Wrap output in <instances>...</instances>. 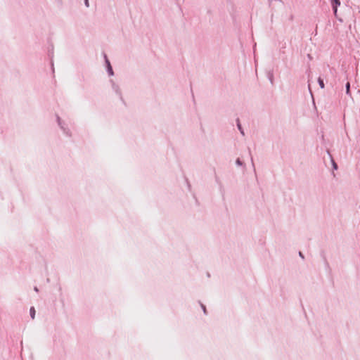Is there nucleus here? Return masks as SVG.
<instances>
[{
  "instance_id": "1",
  "label": "nucleus",
  "mask_w": 360,
  "mask_h": 360,
  "mask_svg": "<svg viewBox=\"0 0 360 360\" xmlns=\"http://www.w3.org/2000/svg\"><path fill=\"white\" fill-rule=\"evenodd\" d=\"M58 124L60 129L63 131L64 134H66L68 136H71V133L70 129L66 127L65 124L62 122L61 119L59 116L57 115L56 117Z\"/></svg>"
},
{
  "instance_id": "2",
  "label": "nucleus",
  "mask_w": 360,
  "mask_h": 360,
  "mask_svg": "<svg viewBox=\"0 0 360 360\" xmlns=\"http://www.w3.org/2000/svg\"><path fill=\"white\" fill-rule=\"evenodd\" d=\"M105 63L107 68L108 74L110 76H112L114 75V72L112 70V66L110 65V60H108L106 54H104Z\"/></svg>"
},
{
  "instance_id": "3",
  "label": "nucleus",
  "mask_w": 360,
  "mask_h": 360,
  "mask_svg": "<svg viewBox=\"0 0 360 360\" xmlns=\"http://www.w3.org/2000/svg\"><path fill=\"white\" fill-rule=\"evenodd\" d=\"M110 82L112 84V88L113 89V91L120 97V98L122 99V94H121V91H120V89L119 87V86L117 84H116L113 80H110Z\"/></svg>"
},
{
  "instance_id": "4",
  "label": "nucleus",
  "mask_w": 360,
  "mask_h": 360,
  "mask_svg": "<svg viewBox=\"0 0 360 360\" xmlns=\"http://www.w3.org/2000/svg\"><path fill=\"white\" fill-rule=\"evenodd\" d=\"M331 4L333 13L336 15L338 12V7L340 5V0H332Z\"/></svg>"
},
{
  "instance_id": "5",
  "label": "nucleus",
  "mask_w": 360,
  "mask_h": 360,
  "mask_svg": "<svg viewBox=\"0 0 360 360\" xmlns=\"http://www.w3.org/2000/svg\"><path fill=\"white\" fill-rule=\"evenodd\" d=\"M236 122H237V127H238V129H239V131H240V134H241L243 136H244V135H245V133H244V131H243V128H242V127H241V124H240V120H239V119H238V118L236 120Z\"/></svg>"
},
{
  "instance_id": "6",
  "label": "nucleus",
  "mask_w": 360,
  "mask_h": 360,
  "mask_svg": "<svg viewBox=\"0 0 360 360\" xmlns=\"http://www.w3.org/2000/svg\"><path fill=\"white\" fill-rule=\"evenodd\" d=\"M30 314L32 319H34L35 317V309L34 307H32L30 309Z\"/></svg>"
},
{
  "instance_id": "7",
  "label": "nucleus",
  "mask_w": 360,
  "mask_h": 360,
  "mask_svg": "<svg viewBox=\"0 0 360 360\" xmlns=\"http://www.w3.org/2000/svg\"><path fill=\"white\" fill-rule=\"evenodd\" d=\"M318 83H319V86H320V87H321V89H323V88H324V86H325V85H324V82H323V80L321 77H319V78L318 79Z\"/></svg>"
},
{
  "instance_id": "8",
  "label": "nucleus",
  "mask_w": 360,
  "mask_h": 360,
  "mask_svg": "<svg viewBox=\"0 0 360 360\" xmlns=\"http://www.w3.org/2000/svg\"><path fill=\"white\" fill-rule=\"evenodd\" d=\"M345 87H346V94L347 95H349L350 94V84H349V82H347L346 84V86Z\"/></svg>"
},
{
  "instance_id": "9",
  "label": "nucleus",
  "mask_w": 360,
  "mask_h": 360,
  "mask_svg": "<svg viewBox=\"0 0 360 360\" xmlns=\"http://www.w3.org/2000/svg\"><path fill=\"white\" fill-rule=\"evenodd\" d=\"M236 164L238 166H243V162L240 160V158L236 159Z\"/></svg>"
},
{
  "instance_id": "10",
  "label": "nucleus",
  "mask_w": 360,
  "mask_h": 360,
  "mask_svg": "<svg viewBox=\"0 0 360 360\" xmlns=\"http://www.w3.org/2000/svg\"><path fill=\"white\" fill-rule=\"evenodd\" d=\"M332 164H333V169H338V165H337V164L335 163V162L333 160H332Z\"/></svg>"
},
{
  "instance_id": "11",
  "label": "nucleus",
  "mask_w": 360,
  "mask_h": 360,
  "mask_svg": "<svg viewBox=\"0 0 360 360\" xmlns=\"http://www.w3.org/2000/svg\"><path fill=\"white\" fill-rule=\"evenodd\" d=\"M250 160H251L252 166L254 170L255 171V164H254V161H253V158L252 157L251 155H250Z\"/></svg>"
},
{
  "instance_id": "12",
  "label": "nucleus",
  "mask_w": 360,
  "mask_h": 360,
  "mask_svg": "<svg viewBox=\"0 0 360 360\" xmlns=\"http://www.w3.org/2000/svg\"><path fill=\"white\" fill-rule=\"evenodd\" d=\"M201 307H202V309L203 310L204 314H207V310H206L205 306L204 304H201Z\"/></svg>"
},
{
  "instance_id": "13",
  "label": "nucleus",
  "mask_w": 360,
  "mask_h": 360,
  "mask_svg": "<svg viewBox=\"0 0 360 360\" xmlns=\"http://www.w3.org/2000/svg\"><path fill=\"white\" fill-rule=\"evenodd\" d=\"M84 4L86 7H89V0H84Z\"/></svg>"
},
{
  "instance_id": "14",
  "label": "nucleus",
  "mask_w": 360,
  "mask_h": 360,
  "mask_svg": "<svg viewBox=\"0 0 360 360\" xmlns=\"http://www.w3.org/2000/svg\"><path fill=\"white\" fill-rule=\"evenodd\" d=\"M34 290L35 292H39V289H38V288H37V287H34Z\"/></svg>"
},
{
  "instance_id": "15",
  "label": "nucleus",
  "mask_w": 360,
  "mask_h": 360,
  "mask_svg": "<svg viewBox=\"0 0 360 360\" xmlns=\"http://www.w3.org/2000/svg\"><path fill=\"white\" fill-rule=\"evenodd\" d=\"M299 255L302 257V258H304V256L302 255V253L301 252H299Z\"/></svg>"
}]
</instances>
